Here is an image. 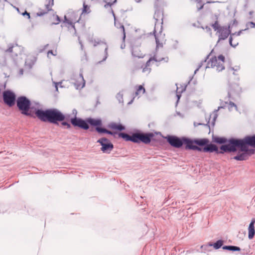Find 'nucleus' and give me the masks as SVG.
I'll return each instance as SVG.
<instances>
[{
	"mask_svg": "<svg viewBox=\"0 0 255 255\" xmlns=\"http://www.w3.org/2000/svg\"><path fill=\"white\" fill-rule=\"evenodd\" d=\"M119 136L126 141H131L134 143L142 142L145 144H148L150 142L154 134L151 132L146 133H134L131 135H129L126 133L120 132L119 133Z\"/></svg>",
	"mask_w": 255,
	"mask_h": 255,
	"instance_id": "obj_3",
	"label": "nucleus"
},
{
	"mask_svg": "<svg viewBox=\"0 0 255 255\" xmlns=\"http://www.w3.org/2000/svg\"><path fill=\"white\" fill-rule=\"evenodd\" d=\"M226 139L223 137H216L214 141L218 143H224L226 142Z\"/></svg>",
	"mask_w": 255,
	"mask_h": 255,
	"instance_id": "obj_33",
	"label": "nucleus"
},
{
	"mask_svg": "<svg viewBox=\"0 0 255 255\" xmlns=\"http://www.w3.org/2000/svg\"><path fill=\"white\" fill-rule=\"evenodd\" d=\"M225 57L220 55L218 57H213L208 61L206 68H214L216 71L220 72L225 69L224 67Z\"/></svg>",
	"mask_w": 255,
	"mask_h": 255,
	"instance_id": "obj_4",
	"label": "nucleus"
},
{
	"mask_svg": "<svg viewBox=\"0 0 255 255\" xmlns=\"http://www.w3.org/2000/svg\"><path fill=\"white\" fill-rule=\"evenodd\" d=\"M229 106H230V107H229V109H232L233 107H236V108H237L236 105H235L233 102H230L229 103Z\"/></svg>",
	"mask_w": 255,
	"mask_h": 255,
	"instance_id": "obj_39",
	"label": "nucleus"
},
{
	"mask_svg": "<svg viewBox=\"0 0 255 255\" xmlns=\"http://www.w3.org/2000/svg\"><path fill=\"white\" fill-rule=\"evenodd\" d=\"M116 1L117 0H111L110 1H107V2L108 3V4L111 5L113 3H115Z\"/></svg>",
	"mask_w": 255,
	"mask_h": 255,
	"instance_id": "obj_42",
	"label": "nucleus"
},
{
	"mask_svg": "<svg viewBox=\"0 0 255 255\" xmlns=\"http://www.w3.org/2000/svg\"><path fill=\"white\" fill-rule=\"evenodd\" d=\"M136 92L135 93V97L140 96L145 93V89L142 85H138L135 87Z\"/></svg>",
	"mask_w": 255,
	"mask_h": 255,
	"instance_id": "obj_26",
	"label": "nucleus"
},
{
	"mask_svg": "<svg viewBox=\"0 0 255 255\" xmlns=\"http://www.w3.org/2000/svg\"><path fill=\"white\" fill-rule=\"evenodd\" d=\"M96 130L99 133H106L111 135H114L115 133L112 132L111 131L108 130L105 128H100L99 127H97L96 128Z\"/></svg>",
	"mask_w": 255,
	"mask_h": 255,
	"instance_id": "obj_30",
	"label": "nucleus"
},
{
	"mask_svg": "<svg viewBox=\"0 0 255 255\" xmlns=\"http://www.w3.org/2000/svg\"><path fill=\"white\" fill-rule=\"evenodd\" d=\"M87 122L92 126H96V127L102 125V121L100 119L89 118L87 120Z\"/></svg>",
	"mask_w": 255,
	"mask_h": 255,
	"instance_id": "obj_24",
	"label": "nucleus"
},
{
	"mask_svg": "<svg viewBox=\"0 0 255 255\" xmlns=\"http://www.w3.org/2000/svg\"><path fill=\"white\" fill-rule=\"evenodd\" d=\"M94 46H96L98 45H104L105 46V57L103 59V60H105L108 57V46L106 43L103 41H101L100 40H94L93 41Z\"/></svg>",
	"mask_w": 255,
	"mask_h": 255,
	"instance_id": "obj_20",
	"label": "nucleus"
},
{
	"mask_svg": "<svg viewBox=\"0 0 255 255\" xmlns=\"http://www.w3.org/2000/svg\"><path fill=\"white\" fill-rule=\"evenodd\" d=\"M97 142L101 144V150L104 153H110L114 148L113 144L106 138H101L97 141Z\"/></svg>",
	"mask_w": 255,
	"mask_h": 255,
	"instance_id": "obj_10",
	"label": "nucleus"
},
{
	"mask_svg": "<svg viewBox=\"0 0 255 255\" xmlns=\"http://www.w3.org/2000/svg\"><path fill=\"white\" fill-rule=\"evenodd\" d=\"M223 249L230 250V246H225L223 247Z\"/></svg>",
	"mask_w": 255,
	"mask_h": 255,
	"instance_id": "obj_47",
	"label": "nucleus"
},
{
	"mask_svg": "<svg viewBox=\"0 0 255 255\" xmlns=\"http://www.w3.org/2000/svg\"><path fill=\"white\" fill-rule=\"evenodd\" d=\"M22 50V47L17 44H10L8 45V48L6 51L12 53L13 56H17L20 54Z\"/></svg>",
	"mask_w": 255,
	"mask_h": 255,
	"instance_id": "obj_12",
	"label": "nucleus"
},
{
	"mask_svg": "<svg viewBox=\"0 0 255 255\" xmlns=\"http://www.w3.org/2000/svg\"><path fill=\"white\" fill-rule=\"evenodd\" d=\"M196 1H197V2L198 3H201V1H202V0H196Z\"/></svg>",
	"mask_w": 255,
	"mask_h": 255,
	"instance_id": "obj_51",
	"label": "nucleus"
},
{
	"mask_svg": "<svg viewBox=\"0 0 255 255\" xmlns=\"http://www.w3.org/2000/svg\"><path fill=\"white\" fill-rule=\"evenodd\" d=\"M108 128L113 130L122 131L125 129V127L121 124L111 123L108 125Z\"/></svg>",
	"mask_w": 255,
	"mask_h": 255,
	"instance_id": "obj_21",
	"label": "nucleus"
},
{
	"mask_svg": "<svg viewBox=\"0 0 255 255\" xmlns=\"http://www.w3.org/2000/svg\"><path fill=\"white\" fill-rule=\"evenodd\" d=\"M223 108V107H218V109L217 110H215V112H214L215 113V116H216L215 117L214 119H215L217 118V115L216 113L219 111V110L220 109H221V108Z\"/></svg>",
	"mask_w": 255,
	"mask_h": 255,
	"instance_id": "obj_44",
	"label": "nucleus"
},
{
	"mask_svg": "<svg viewBox=\"0 0 255 255\" xmlns=\"http://www.w3.org/2000/svg\"><path fill=\"white\" fill-rule=\"evenodd\" d=\"M125 44H122V45H121V48H122V49L124 48H125Z\"/></svg>",
	"mask_w": 255,
	"mask_h": 255,
	"instance_id": "obj_50",
	"label": "nucleus"
},
{
	"mask_svg": "<svg viewBox=\"0 0 255 255\" xmlns=\"http://www.w3.org/2000/svg\"><path fill=\"white\" fill-rule=\"evenodd\" d=\"M183 144L185 145L186 149L192 150L194 149V147L196 145L195 143V140H193L185 137L183 140Z\"/></svg>",
	"mask_w": 255,
	"mask_h": 255,
	"instance_id": "obj_18",
	"label": "nucleus"
},
{
	"mask_svg": "<svg viewBox=\"0 0 255 255\" xmlns=\"http://www.w3.org/2000/svg\"><path fill=\"white\" fill-rule=\"evenodd\" d=\"M131 53L133 57L137 58H142L143 54L141 52L140 49L138 46H133L132 48Z\"/></svg>",
	"mask_w": 255,
	"mask_h": 255,
	"instance_id": "obj_22",
	"label": "nucleus"
},
{
	"mask_svg": "<svg viewBox=\"0 0 255 255\" xmlns=\"http://www.w3.org/2000/svg\"><path fill=\"white\" fill-rule=\"evenodd\" d=\"M154 36L156 40V47L159 48L162 47L165 42L164 35L162 34L161 32H160L157 35L155 34Z\"/></svg>",
	"mask_w": 255,
	"mask_h": 255,
	"instance_id": "obj_16",
	"label": "nucleus"
},
{
	"mask_svg": "<svg viewBox=\"0 0 255 255\" xmlns=\"http://www.w3.org/2000/svg\"><path fill=\"white\" fill-rule=\"evenodd\" d=\"M90 7L86 4L85 2H83V10H82V14L83 13H89L90 12Z\"/></svg>",
	"mask_w": 255,
	"mask_h": 255,
	"instance_id": "obj_31",
	"label": "nucleus"
},
{
	"mask_svg": "<svg viewBox=\"0 0 255 255\" xmlns=\"http://www.w3.org/2000/svg\"><path fill=\"white\" fill-rule=\"evenodd\" d=\"M218 32L219 33V41L226 39L230 34V30L226 27H222Z\"/></svg>",
	"mask_w": 255,
	"mask_h": 255,
	"instance_id": "obj_14",
	"label": "nucleus"
},
{
	"mask_svg": "<svg viewBox=\"0 0 255 255\" xmlns=\"http://www.w3.org/2000/svg\"><path fill=\"white\" fill-rule=\"evenodd\" d=\"M74 85L76 89H82L85 85V81L82 74H79L75 78Z\"/></svg>",
	"mask_w": 255,
	"mask_h": 255,
	"instance_id": "obj_15",
	"label": "nucleus"
},
{
	"mask_svg": "<svg viewBox=\"0 0 255 255\" xmlns=\"http://www.w3.org/2000/svg\"><path fill=\"white\" fill-rule=\"evenodd\" d=\"M223 244V241L222 240H218L215 243L212 244L211 243H208L209 246H213L214 248L215 249H219L220 248Z\"/></svg>",
	"mask_w": 255,
	"mask_h": 255,
	"instance_id": "obj_29",
	"label": "nucleus"
},
{
	"mask_svg": "<svg viewBox=\"0 0 255 255\" xmlns=\"http://www.w3.org/2000/svg\"><path fill=\"white\" fill-rule=\"evenodd\" d=\"M154 18L156 21V23L159 22L162 23L163 18V13L162 11L158 10L155 12L154 14Z\"/></svg>",
	"mask_w": 255,
	"mask_h": 255,
	"instance_id": "obj_23",
	"label": "nucleus"
},
{
	"mask_svg": "<svg viewBox=\"0 0 255 255\" xmlns=\"http://www.w3.org/2000/svg\"><path fill=\"white\" fill-rule=\"evenodd\" d=\"M206 62V60L205 59L204 61H202L200 64L199 65L198 68L195 71V73H196L202 66L203 64H204Z\"/></svg>",
	"mask_w": 255,
	"mask_h": 255,
	"instance_id": "obj_35",
	"label": "nucleus"
},
{
	"mask_svg": "<svg viewBox=\"0 0 255 255\" xmlns=\"http://www.w3.org/2000/svg\"><path fill=\"white\" fill-rule=\"evenodd\" d=\"M3 100L6 105L11 107L15 104L16 96L13 92L10 91H5L3 92Z\"/></svg>",
	"mask_w": 255,
	"mask_h": 255,
	"instance_id": "obj_7",
	"label": "nucleus"
},
{
	"mask_svg": "<svg viewBox=\"0 0 255 255\" xmlns=\"http://www.w3.org/2000/svg\"><path fill=\"white\" fill-rule=\"evenodd\" d=\"M234 71V69L233 68H231L230 69V73H232L233 74H235V72L233 71Z\"/></svg>",
	"mask_w": 255,
	"mask_h": 255,
	"instance_id": "obj_48",
	"label": "nucleus"
},
{
	"mask_svg": "<svg viewBox=\"0 0 255 255\" xmlns=\"http://www.w3.org/2000/svg\"><path fill=\"white\" fill-rule=\"evenodd\" d=\"M251 146L255 148V135L247 136L243 139L231 138L227 144L222 145L220 149L224 151L235 152L239 149L237 155L234 157L236 160L243 161L255 153V149L249 148Z\"/></svg>",
	"mask_w": 255,
	"mask_h": 255,
	"instance_id": "obj_1",
	"label": "nucleus"
},
{
	"mask_svg": "<svg viewBox=\"0 0 255 255\" xmlns=\"http://www.w3.org/2000/svg\"><path fill=\"white\" fill-rule=\"evenodd\" d=\"M209 142V140L206 138H202L195 140V143L196 145L199 146H204L207 145Z\"/></svg>",
	"mask_w": 255,
	"mask_h": 255,
	"instance_id": "obj_28",
	"label": "nucleus"
},
{
	"mask_svg": "<svg viewBox=\"0 0 255 255\" xmlns=\"http://www.w3.org/2000/svg\"><path fill=\"white\" fill-rule=\"evenodd\" d=\"M115 25L119 30V31L122 33L123 40V41H125V39L126 38V32H125L124 26L122 24H121L119 22H117L116 21H115Z\"/></svg>",
	"mask_w": 255,
	"mask_h": 255,
	"instance_id": "obj_25",
	"label": "nucleus"
},
{
	"mask_svg": "<svg viewBox=\"0 0 255 255\" xmlns=\"http://www.w3.org/2000/svg\"><path fill=\"white\" fill-rule=\"evenodd\" d=\"M233 94V90H232L231 87H230V89H229L228 91V96L229 98H231L232 97V96Z\"/></svg>",
	"mask_w": 255,
	"mask_h": 255,
	"instance_id": "obj_36",
	"label": "nucleus"
},
{
	"mask_svg": "<svg viewBox=\"0 0 255 255\" xmlns=\"http://www.w3.org/2000/svg\"><path fill=\"white\" fill-rule=\"evenodd\" d=\"M72 114L75 116V117H76V115H77V112L76 110L74 109L72 111Z\"/></svg>",
	"mask_w": 255,
	"mask_h": 255,
	"instance_id": "obj_46",
	"label": "nucleus"
},
{
	"mask_svg": "<svg viewBox=\"0 0 255 255\" xmlns=\"http://www.w3.org/2000/svg\"><path fill=\"white\" fill-rule=\"evenodd\" d=\"M249 26H250L251 28H255V23L254 22H249L248 24Z\"/></svg>",
	"mask_w": 255,
	"mask_h": 255,
	"instance_id": "obj_38",
	"label": "nucleus"
},
{
	"mask_svg": "<svg viewBox=\"0 0 255 255\" xmlns=\"http://www.w3.org/2000/svg\"><path fill=\"white\" fill-rule=\"evenodd\" d=\"M61 125L64 126H66L67 128H71L70 125L69 123L65 122H62Z\"/></svg>",
	"mask_w": 255,
	"mask_h": 255,
	"instance_id": "obj_37",
	"label": "nucleus"
},
{
	"mask_svg": "<svg viewBox=\"0 0 255 255\" xmlns=\"http://www.w3.org/2000/svg\"><path fill=\"white\" fill-rule=\"evenodd\" d=\"M80 18H78L76 13L73 11H69L67 15H65L64 22L71 25L72 27L75 30V23L78 22Z\"/></svg>",
	"mask_w": 255,
	"mask_h": 255,
	"instance_id": "obj_9",
	"label": "nucleus"
},
{
	"mask_svg": "<svg viewBox=\"0 0 255 255\" xmlns=\"http://www.w3.org/2000/svg\"><path fill=\"white\" fill-rule=\"evenodd\" d=\"M177 97H178V98L179 99V95H177Z\"/></svg>",
	"mask_w": 255,
	"mask_h": 255,
	"instance_id": "obj_55",
	"label": "nucleus"
},
{
	"mask_svg": "<svg viewBox=\"0 0 255 255\" xmlns=\"http://www.w3.org/2000/svg\"><path fill=\"white\" fill-rule=\"evenodd\" d=\"M235 88H239L238 85H235Z\"/></svg>",
	"mask_w": 255,
	"mask_h": 255,
	"instance_id": "obj_53",
	"label": "nucleus"
},
{
	"mask_svg": "<svg viewBox=\"0 0 255 255\" xmlns=\"http://www.w3.org/2000/svg\"><path fill=\"white\" fill-rule=\"evenodd\" d=\"M203 6H204V4H202V5H201V6L199 8H198V9H199V10H200V9H201L202 8H203Z\"/></svg>",
	"mask_w": 255,
	"mask_h": 255,
	"instance_id": "obj_49",
	"label": "nucleus"
},
{
	"mask_svg": "<svg viewBox=\"0 0 255 255\" xmlns=\"http://www.w3.org/2000/svg\"><path fill=\"white\" fill-rule=\"evenodd\" d=\"M20 74H21V75L23 74V70L22 69H21L20 70Z\"/></svg>",
	"mask_w": 255,
	"mask_h": 255,
	"instance_id": "obj_52",
	"label": "nucleus"
},
{
	"mask_svg": "<svg viewBox=\"0 0 255 255\" xmlns=\"http://www.w3.org/2000/svg\"><path fill=\"white\" fill-rule=\"evenodd\" d=\"M136 2H139L141 0H135Z\"/></svg>",
	"mask_w": 255,
	"mask_h": 255,
	"instance_id": "obj_54",
	"label": "nucleus"
},
{
	"mask_svg": "<svg viewBox=\"0 0 255 255\" xmlns=\"http://www.w3.org/2000/svg\"><path fill=\"white\" fill-rule=\"evenodd\" d=\"M219 151L218 150V147L217 146L213 144H208L207 146H205L203 148V151L204 152H212L213 151H216L217 153H223L225 152L224 150Z\"/></svg>",
	"mask_w": 255,
	"mask_h": 255,
	"instance_id": "obj_17",
	"label": "nucleus"
},
{
	"mask_svg": "<svg viewBox=\"0 0 255 255\" xmlns=\"http://www.w3.org/2000/svg\"><path fill=\"white\" fill-rule=\"evenodd\" d=\"M56 22L55 24H57L60 22V17L58 15H56Z\"/></svg>",
	"mask_w": 255,
	"mask_h": 255,
	"instance_id": "obj_43",
	"label": "nucleus"
},
{
	"mask_svg": "<svg viewBox=\"0 0 255 255\" xmlns=\"http://www.w3.org/2000/svg\"><path fill=\"white\" fill-rule=\"evenodd\" d=\"M255 218H253L248 227V237L250 239H252L255 234Z\"/></svg>",
	"mask_w": 255,
	"mask_h": 255,
	"instance_id": "obj_19",
	"label": "nucleus"
},
{
	"mask_svg": "<svg viewBox=\"0 0 255 255\" xmlns=\"http://www.w3.org/2000/svg\"><path fill=\"white\" fill-rule=\"evenodd\" d=\"M212 27L215 31H217V32L220 30V28H221L222 27H221L219 25V24L217 21H215L214 24L212 25Z\"/></svg>",
	"mask_w": 255,
	"mask_h": 255,
	"instance_id": "obj_32",
	"label": "nucleus"
},
{
	"mask_svg": "<svg viewBox=\"0 0 255 255\" xmlns=\"http://www.w3.org/2000/svg\"><path fill=\"white\" fill-rule=\"evenodd\" d=\"M49 54H51V55H53L54 56H55L56 55V51H55V53L53 52V51L52 50H49L48 52H47V56L49 57Z\"/></svg>",
	"mask_w": 255,
	"mask_h": 255,
	"instance_id": "obj_40",
	"label": "nucleus"
},
{
	"mask_svg": "<svg viewBox=\"0 0 255 255\" xmlns=\"http://www.w3.org/2000/svg\"><path fill=\"white\" fill-rule=\"evenodd\" d=\"M193 150H198V151H201L202 150L203 151V149H202L201 147H198L196 145L194 147V148Z\"/></svg>",
	"mask_w": 255,
	"mask_h": 255,
	"instance_id": "obj_41",
	"label": "nucleus"
},
{
	"mask_svg": "<svg viewBox=\"0 0 255 255\" xmlns=\"http://www.w3.org/2000/svg\"><path fill=\"white\" fill-rule=\"evenodd\" d=\"M16 105L21 113L24 115L30 116L29 112L31 102L26 97L21 96L16 100Z\"/></svg>",
	"mask_w": 255,
	"mask_h": 255,
	"instance_id": "obj_5",
	"label": "nucleus"
},
{
	"mask_svg": "<svg viewBox=\"0 0 255 255\" xmlns=\"http://www.w3.org/2000/svg\"><path fill=\"white\" fill-rule=\"evenodd\" d=\"M35 115L41 121L57 124L58 122H63L65 116L57 109H50L45 111L37 110Z\"/></svg>",
	"mask_w": 255,
	"mask_h": 255,
	"instance_id": "obj_2",
	"label": "nucleus"
},
{
	"mask_svg": "<svg viewBox=\"0 0 255 255\" xmlns=\"http://www.w3.org/2000/svg\"><path fill=\"white\" fill-rule=\"evenodd\" d=\"M168 61V57H160L157 54H154L152 56H151L147 61L146 62L144 67H141L142 72L145 74H148L151 72V68L150 66L151 63L153 61L156 63L165 62L166 63Z\"/></svg>",
	"mask_w": 255,
	"mask_h": 255,
	"instance_id": "obj_6",
	"label": "nucleus"
},
{
	"mask_svg": "<svg viewBox=\"0 0 255 255\" xmlns=\"http://www.w3.org/2000/svg\"><path fill=\"white\" fill-rule=\"evenodd\" d=\"M184 137L179 138L174 135H168L165 137L167 142L173 147L180 148L183 145Z\"/></svg>",
	"mask_w": 255,
	"mask_h": 255,
	"instance_id": "obj_8",
	"label": "nucleus"
},
{
	"mask_svg": "<svg viewBox=\"0 0 255 255\" xmlns=\"http://www.w3.org/2000/svg\"><path fill=\"white\" fill-rule=\"evenodd\" d=\"M23 15H26L28 17V18H30V14L26 11H25L24 13H22Z\"/></svg>",
	"mask_w": 255,
	"mask_h": 255,
	"instance_id": "obj_45",
	"label": "nucleus"
},
{
	"mask_svg": "<svg viewBox=\"0 0 255 255\" xmlns=\"http://www.w3.org/2000/svg\"><path fill=\"white\" fill-rule=\"evenodd\" d=\"M71 123L74 127H78L84 129H88L89 128L88 123L80 118L74 117L71 119Z\"/></svg>",
	"mask_w": 255,
	"mask_h": 255,
	"instance_id": "obj_11",
	"label": "nucleus"
},
{
	"mask_svg": "<svg viewBox=\"0 0 255 255\" xmlns=\"http://www.w3.org/2000/svg\"><path fill=\"white\" fill-rule=\"evenodd\" d=\"M240 32H239L237 35L235 33H233L231 35L229 39V42L232 46L235 47L238 44V42L237 41H234V39L236 38V36L239 35Z\"/></svg>",
	"mask_w": 255,
	"mask_h": 255,
	"instance_id": "obj_27",
	"label": "nucleus"
},
{
	"mask_svg": "<svg viewBox=\"0 0 255 255\" xmlns=\"http://www.w3.org/2000/svg\"><path fill=\"white\" fill-rule=\"evenodd\" d=\"M241 249L236 246H230V250L232 251H240Z\"/></svg>",
	"mask_w": 255,
	"mask_h": 255,
	"instance_id": "obj_34",
	"label": "nucleus"
},
{
	"mask_svg": "<svg viewBox=\"0 0 255 255\" xmlns=\"http://www.w3.org/2000/svg\"><path fill=\"white\" fill-rule=\"evenodd\" d=\"M54 4V0H46V3L45 4V9L44 10L39 11L37 13V15L42 16L47 13L49 11L52 9V6Z\"/></svg>",
	"mask_w": 255,
	"mask_h": 255,
	"instance_id": "obj_13",
	"label": "nucleus"
}]
</instances>
